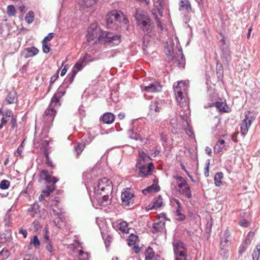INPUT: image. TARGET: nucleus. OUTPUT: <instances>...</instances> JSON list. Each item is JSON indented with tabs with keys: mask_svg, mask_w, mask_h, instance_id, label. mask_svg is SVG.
Wrapping results in <instances>:
<instances>
[{
	"mask_svg": "<svg viewBox=\"0 0 260 260\" xmlns=\"http://www.w3.org/2000/svg\"><path fill=\"white\" fill-rule=\"evenodd\" d=\"M229 242V239L228 236H223L221 240V246L222 247L221 249H224V247H225L227 244Z\"/></svg>",
	"mask_w": 260,
	"mask_h": 260,
	"instance_id": "49",
	"label": "nucleus"
},
{
	"mask_svg": "<svg viewBox=\"0 0 260 260\" xmlns=\"http://www.w3.org/2000/svg\"><path fill=\"white\" fill-rule=\"evenodd\" d=\"M153 205L152 207L150 208V209H157L161 207V206L162 204V199L160 196H158L153 200Z\"/></svg>",
	"mask_w": 260,
	"mask_h": 260,
	"instance_id": "30",
	"label": "nucleus"
},
{
	"mask_svg": "<svg viewBox=\"0 0 260 260\" xmlns=\"http://www.w3.org/2000/svg\"><path fill=\"white\" fill-rule=\"evenodd\" d=\"M55 34L53 32H50L48 34L47 36H46L43 40L42 41V42H47V41H50L52 40V39L54 37Z\"/></svg>",
	"mask_w": 260,
	"mask_h": 260,
	"instance_id": "54",
	"label": "nucleus"
},
{
	"mask_svg": "<svg viewBox=\"0 0 260 260\" xmlns=\"http://www.w3.org/2000/svg\"><path fill=\"white\" fill-rule=\"evenodd\" d=\"M209 166H210V160L208 159L207 162H206V167L205 168L204 175L207 177L209 176Z\"/></svg>",
	"mask_w": 260,
	"mask_h": 260,
	"instance_id": "57",
	"label": "nucleus"
},
{
	"mask_svg": "<svg viewBox=\"0 0 260 260\" xmlns=\"http://www.w3.org/2000/svg\"><path fill=\"white\" fill-rule=\"evenodd\" d=\"M10 255V252L6 248H3L0 252V260L7 258Z\"/></svg>",
	"mask_w": 260,
	"mask_h": 260,
	"instance_id": "43",
	"label": "nucleus"
},
{
	"mask_svg": "<svg viewBox=\"0 0 260 260\" xmlns=\"http://www.w3.org/2000/svg\"><path fill=\"white\" fill-rule=\"evenodd\" d=\"M80 59L85 63L89 62V61H92L93 60L91 56L87 53H86L85 55L80 58Z\"/></svg>",
	"mask_w": 260,
	"mask_h": 260,
	"instance_id": "46",
	"label": "nucleus"
},
{
	"mask_svg": "<svg viewBox=\"0 0 260 260\" xmlns=\"http://www.w3.org/2000/svg\"><path fill=\"white\" fill-rule=\"evenodd\" d=\"M3 116L5 117L9 118L13 116V114L11 111L8 110L3 113Z\"/></svg>",
	"mask_w": 260,
	"mask_h": 260,
	"instance_id": "63",
	"label": "nucleus"
},
{
	"mask_svg": "<svg viewBox=\"0 0 260 260\" xmlns=\"http://www.w3.org/2000/svg\"><path fill=\"white\" fill-rule=\"evenodd\" d=\"M173 244L175 260H186L187 251L184 243L180 241L176 240Z\"/></svg>",
	"mask_w": 260,
	"mask_h": 260,
	"instance_id": "10",
	"label": "nucleus"
},
{
	"mask_svg": "<svg viewBox=\"0 0 260 260\" xmlns=\"http://www.w3.org/2000/svg\"><path fill=\"white\" fill-rule=\"evenodd\" d=\"M89 255L87 252H84L80 251L79 252V257L78 260H88Z\"/></svg>",
	"mask_w": 260,
	"mask_h": 260,
	"instance_id": "51",
	"label": "nucleus"
},
{
	"mask_svg": "<svg viewBox=\"0 0 260 260\" xmlns=\"http://www.w3.org/2000/svg\"><path fill=\"white\" fill-rule=\"evenodd\" d=\"M23 146H19L18 147L16 152H15V154L16 156H18L21 155V153L22 152Z\"/></svg>",
	"mask_w": 260,
	"mask_h": 260,
	"instance_id": "64",
	"label": "nucleus"
},
{
	"mask_svg": "<svg viewBox=\"0 0 260 260\" xmlns=\"http://www.w3.org/2000/svg\"><path fill=\"white\" fill-rule=\"evenodd\" d=\"M129 137L134 140H138L140 138L139 135L137 133H134L133 130H129L128 132Z\"/></svg>",
	"mask_w": 260,
	"mask_h": 260,
	"instance_id": "47",
	"label": "nucleus"
},
{
	"mask_svg": "<svg viewBox=\"0 0 260 260\" xmlns=\"http://www.w3.org/2000/svg\"><path fill=\"white\" fill-rule=\"evenodd\" d=\"M173 177L176 180V183L178 187V191L181 194L185 196L187 198L190 199L192 197V194L186 180L184 178L178 175L174 176Z\"/></svg>",
	"mask_w": 260,
	"mask_h": 260,
	"instance_id": "8",
	"label": "nucleus"
},
{
	"mask_svg": "<svg viewBox=\"0 0 260 260\" xmlns=\"http://www.w3.org/2000/svg\"><path fill=\"white\" fill-rule=\"evenodd\" d=\"M99 194L101 195L102 198H101L100 197H99V199H97V201L101 206H107L110 203V196H111V194L108 193Z\"/></svg>",
	"mask_w": 260,
	"mask_h": 260,
	"instance_id": "21",
	"label": "nucleus"
},
{
	"mask_svg": "<svg viewBox=\"0 0 260 260\" xmlns=\"http://www.w3.org/2000/svg\"><path fill=\"white\" fill-rule=\"evenodd\" d=\"M34 13L32 11H29L25 16V21L28 23H31L34 21Z\"/></svg>",
	"mask_w": 260,
	"mask_h": 260,
	"instance_id": "44",
	"label": "nucleus"
},
{
	"mask_svg": "<svg viewBox=\"0 0 260 260\" xmlns=\"http://www.w3.org/2000/svg\"><path fill=\"white\" fill-rule=\"evenodd\" d=\"M134 17L138 26L146 34L151 33L154 24L147 12L137 9L136 10Z\"/></svg>",
	"mask_w": 260,
	"mask_h": 260,
	"instance_id": "3",
	"label": "nucleus"
},
{
	"mask_svg": "<svg viewBox=\"0 0 260 260\" xmlns=\"http://www.w3.org/2000/svg\"><path fill=\"white\" fill-rule=\"evenodd\" d=\"M17 101V94L16 91H11L7 95L4 103L6 105L12 104Z\"/></svg>",
	"mask_w": 260,
	"mask_h": 260,
	"instance_id": "19",
	"label": "nucleus"
},
{
	"mask_svg": "<svg viewBox=\"0 0 260 260\" xmlns=\"http://www.w3.org/2000/svg\"><path fill=\"white\" fill-rule=\"evenodd\" d=\"M85 147V144L84 142L78 143L74 146V150L77 157L81 153Z\"/></svg>",
	"mask_w": 260,
	"mask_h": 260,
	"instance_id": "33",
	"label": "nucleus"
},
{
	"mask_svg": "<svg viewBox=\"0 0 260 260\" xmlns=\"http://www.w3.org/2000/svg\"><path fill=\"white\" fill-rule=\"evenodd\" d=\"M24 52H26L25 57L27 58L36 55L39 53V50L35 47H31L25 48Z\"/></svg>",
	"mask_w": 260,
	"mask_h": 260,
	"instance_id": "24",
	"label": "nucleus"
},
{
	"mask_svg": "<svg viewBox=\"0 0 260 260\" xmlns=\"http://www.w3.org/2000/svg\"><path fill=\"white\" fill-rule=\"evenodd\" d=\"M115 115L111 113L107 112L105 113L102 117V121L104 123L111 124L114 121Z\"/></svg>",
	"mask_w": 260,
	"mask_h": 260,
	"instance_id": "23",
	"label": "nucleus"
},
{
	"mask_svg": "<svg viewBox=\"0 0 260 260\" xmlns=\"http://www.w3.org/2000/svg\"><path fill=\"white\" fill-rule=\"evenodd\" d=\"M127 223L126 221H122L120 223H119L118 226H119V230L120 231H121L122 232L128 233V228L127 227Z\"/></svg>",
	"mask_w": 260,
	"mask_h": 260,
	"instance_id": "42",
	"label": "nucleus"
},
{
	"mask_svg": "<svg viewBox=\"0 0 260 260\" xmlns=\"http://www.w3.org/2000/svg\"><path fill=\"white\" fill-rule=\"evenodd\" d=\"M40 176L42 179L45 180L47 183L46 188L42 190L41 195L39 197V200L42 201L55 190V184L58 181V179L50 175L49 172L46 170L41 171Z\"/></svg>",
	"mask_w": 260,
	"mask_h": 260,
	"instance_id": "4",
	"label": "nucleus"
},
{
	"mask_svg": "<svg viewBox=\"0 0 260 260\" xmlns=\"http://www.w3.org/2000/svg\"><path fill=\"white\" fill-rule=\"evenodd\" d=\"M134 196V194L132 192L131 189L127 188L121 193V199L122 204L124 206L128 205L131 202L132 199Z\"/></svg>",
	"mask_w": 260,
	"mask_h": 260,
	"instance_id": "16",
	"label": "nucleus"
},
{
	"mask_svg": "<svg viewBox=\"0 0 260 260\" xmlns=\"http://www.w3.org/2000/svg\"><path fill=\"white\" fill-rule=\"evenodd\" d=\"M239 224L243 227H248L250 225V223L247 220L243 219L239 222Z\"/></svg>",
	"mask_w": 260,
	"mask_h": 260,
	"instance_id": "62",
	"label": "nucleus"
},
{
	"mask_svg": "<svg viewBox=\"0 0 260 260\" xmlns=\"http://www.w3.org/2000/svg\"><path fill=\"white\" fill-rule=\"evenodd\" d=\"M42 50L44 53H48L50 51V44H48L46 42H42Z\"/></svg>",
	"mask_w": 260,
	"mask_h": 260,
	"instance_id": "50",
	"label": "nucleus"
},
{
	"mask_svg": "<svg viewBox=\"0 0 260 260\" xmlns=\"http://www.w3.org/2000/svg\"><path fill=\"white\" fill-rule=\"evenodd\" d=\"M52 212L54 215H56L57 216H61V214L62 213V210L60 209H52Z\"/></svg>",
	"mask_w": 260,
	"mask_h": 260,
	"instance_id": "61",
	"label": "nucleus"
},
{
	"mask_svg": "<svg viewBox=\"0 0 260 260\" xmlns=\"http://www.w3.org/2000/svg\"><path fill=\"white\" fill-rule=\"evenodd\" d=\"M188 88V82L186 81H181L174 84V91L176 100L183 108V111L189 110L187 98Z\"/></svg>",
	"mask_w": 260,
	"mask_h": 260,
	"instance_id": "2",
	"label": "nucleus"
},
{
	"mask_svg": "<svg viewBox=\"0 0 260 260\" xmlns=\"http://www.w3.org/2000/svg\"><path fill=\"white\" fill-rule=\"evenodd\" d=\"M11 209H9L6 212L5 218H4V223L5 226H11L12 225V222L11 221V216L10 214V212L11 211Z\"/></svg>",
	"mask_w": 260,
	"mask_h": 260,
	"instance_id": "31",
	"label": "nucleus"
},
{
	"mask_svg": "<svg viewBox=\"0 0 260 260\" xmlns=\"http://www.w3.org/2000/svg\"><path fill=\"white\" fill-rule=\"evenodd\" d=\"M154 256L153 249L149 247L145 251V260H151Z\"/></svg>",
	"mask_w": 260,
	"mask_h": 260,
	"instance_id": "37",
	"label": "nucleus"
},
{
	"mask_svg": "<svg viewBox=\"0 0 260 260\" xmlns=\"http://www.w3.org/2000/svg\"><path fill=\"white\" fill-rule=\"evenodd\" d=\"M66 91L63 89V87H59L58 88L57 92L52 96L50 104L43 116L44 125L40 134V139L42 141L41 144L44 148L47 147L49 144L50 139L47 137V134L56 114L57 109L61 105L60 100L64 95ZM35 140L36 141H39L40 139L36 137Z\"/></svg>",
	"mask_w": 260,
	"mask_h": 260,
	"instance_id": "1",
	"label": "nucleus"
},
{
	"mask_svg": "<svg viewBox=\"0 0 260 260\" xmlns=\"http://www.w3.org/2000/svg\"><path fill=\"white\" fill-rule=\"evenodd\" d=\"M224 143L225 142L223 140H219L214 147V152L215 153H218L221 151L224 147Z\"/></svg>",
	"mask_w": 260,
	"mask_h": 260,
	"instance_id": "29",
	"label": "nucleus"
},
{
	"mask_svg": "<svg viewBox=\"0 0 260 260\" xmlns=\"http://www.w3.org/2000/svg\"><path fill=\"white\" fill-rule=\"evenodd\" d=\"M250 243L251 239L248 238H246L245 241L243 242L239 249V253L240 255H241L244 252L248 245H250Z\"/></svg>",
	"mask_w": 260,
	"mask_h": 260,
	"instance_id": "28",
	"label": "nucleus"
},
{
	"mask_svg": "<svg viewBox=\"0 0 260 260\" xmlns=\"http://www.w3.org/2000/svg\"><path fill=\"white\" fill-rule=\"evenodd\" d=\"M103 43L109 45H118L121 42L120 36L111 32H105Z\"/></svg>",
	"mask_w": 260,
	"mask_h": 260,
	"instance_id": "13",
	"label": "nucleus"
},
{
	"mask_svg": "<svg viewBox=\"0 0 260 260\" xmlns=\"http://www.w3.org/2000/svg\"><path fill=\"white\" fill-rule=\"evenodd\" d=\"M104 33L105 32H102L97 24L93 23L91 24L88 28L86 35L87 43L89 45L94 44L97 41H99L100 43H103Z\"/></svg>",
	"mask_w": 260,
	"mask_h": 260,
	"instance_id": "5",
	"label": "nucleus"
},
{
	"mask_svg": "<svg viewBox=\"0 0 260 260\" xmlns=\"http://www.w3.org/2000/svg\"><path fill=\"white\" fill-rule=\"evenodd\" d=\"M95 189L98 194L108 193L112 194L113 191L112 182L107 178H103L99 180L97 188Z\"/></svg>",
	"mask_w": 260,
	"mask_h": 260,
	"instance_id": "9",
	"label": "nucleus"
},
{
	"mask_svg": "<svg viewBox=\"0 0 260 260\" xmlns=\"http://www.w3.org/2000/svg\"><path fill=\"white\" fill-rule=\"evenodd\" d=\"M9 237L5 234H0V243H4L6 242Z\"/></svg>",
	"mask_w": 260,
	"mask_h": 260,
	"instance_id": "58",
	"label": "nucleus"
},
{
	"mask_svg": "<svg viewBox=\"0 0 260 260\" xmlns=\"http://www.w3.org/2000/svg\"><path fill=\"white\" fill-rule=\"evenodd\" d=\"M7 14L11 17L14 16L16 14V10L13 5H9L7 8Z\"/></svg>",
	"mask_w": 260,
	"mask_h": 260,
	"instance_id": "40",
	"label": "nucleus"
},
{
	"mask_svg": "<svg viewBox=\"0 0 260 260\" xmlns=\"http://www.w3.org/2000/svg\"><path fill=\"white\" fill-rule=\"evenodd\" d=\"M85 64L80 59L74 65L73 69H75L78 71V72L81 71L83 67L85 66Z\"/></svg>",
	"mask_w": 260,
	"mask_h": 260,
	"instance_id": "41",
	"label": "nucleus"
},
{
	"mask_svg": "<svg viewBox=\"0 0 260 260\" xmlns=\"http://www.w3.org/2000/svg\"><path fill=\"white\" fill-rule=\"evenodd\" d=\"M54 223L55 225L58 228H60L62 225L63 221L61 219V216H57V217L54 219Z\"/></svg>",
	"mask_w": 260,
	"mask_h": 260,
	"instance_id": "53",
	"label": "nucleus"
},
{
	"mask_svg": "<svg viewBox=\"0 0 260 260\" xmlns=\"http://www.w3.org/2000/svg\"><path fill=\"white\" fill-rule=\"evenodd\" d=\"M157 190H155L153 185L147 187L146 188H145L143 190V193L144 194H146L147 193H151L152 192H156Z\"/></svg>",
	"mask_w": 260,
	"mask_h": 260,
	"instance_id": "52",
	"label": "nucleus"
},
{
	"mask_svg": "<svg viewBox=\"0 0 260 260\" xmlns=\"http://www.w3.org/2000/svg\"><path fill=\"white\" fill-rule=\"evenodd\" d=\"M27 212L31 216L35 217L36 214H39L40 212V206L37 203H34Z\"/></svg>",
	"mask_w": 260,
	"mask_h": 260,
	"instance_id": "27",
	"label": "nucleus"
},
{
	"mask_svg": "<svg viewBox=\"0 0 260 260\" xmlns=\"http://www.w3.org/2000/svg\"><path fill=\"white\" fill-rule=\"evenodd\" d=\"M154 16V18L156 21V23H157V27L161 30H162L163 29V27H162V25L160 21V20H159V18L158 17V16L159 15H158V13H156V15H153Z\"/></svg>",
	"mask_w": 260,
	"mask_h": 260,
	"instance_id": "55",
	"label": "nucleus"
},
{
	"mask_svg": "<svg viewBox=\"0 0 260 260\" xmlns=\"http://www.w3.org/2000/svg\"><path fill=\"white\" fill-rule=\"evenodd\" d=\"M150 157L145 152L143 151H139V157L137 163L142 162V164L148 165Z\"/></svg>",
	"mask_w": 260,
	"mask_h": 260,
	"instance_id": "22",
	"label": "nucleus"
},
{
	"mask_svg": "<svg viewBox=\"0 0 260 260\" xmlns=\"http://www.w3.org/2000/svg\"><path fill=\"white\" fill-rule=\"evenodd\" d=\"M260 255V244L256 246L252 254V260H258Z\"/></svg>",
	"mask_w": 260,
	"mask_h": 260,
	"instance_id": "38",
	"label": "nucleus"
},
{
	"mask_svg": "<svg viewBox=\"0 0 260 260\" xmlns=\"http://www.w3.org/2000/svg\"><path fill=\"white\" fill-rule=\"evenodd\" d=\"M179 10H185L190 11L191 10V6L188 0H180L179 3Z\"/></svg>",
	"mask_w": 260,
	"mask_h": 260,
	"instance_id": "25",
	"label": "nucleus"
},
{
	"mask_svg": "<svg viewBox=\"0 0 260 260\" xmlns=\"http://www.w3.org/2000/svg\"><path fill=\"white\" fill-rule=\"evenodd\" d=\"M164 101L158 99L152 101L149 106V113L151 116H155L162 109Z\"/></svg>",
	"mask_w": 260,
	"mask_h": 260,
	"instance_id": "14",
	"label": "nucleus"
},
{
	"mask_svg": "<svg viewBox=\"0 0 260 260\" xmlns=\"http://www.w3.org/2000/svg\"><path fill=\"white\" fill-rule=\"evenodd\" d=\"M190 115V110H185L183 114H180V117L182 120V125L184 127V129L186 134L189 137H192L194 136V134L191 127L189 125L188 122V118Z\"/></svg>",
	"mask_w": 260,
	"mask_h": 260,
	"instance_id": "12",
	"label": "nucleus"
},
{
	"mask_svg": "<svg viewBox=\"0 0 260 260\" xmlns=\"http://www.w3.org/2000/svg\"><path fill=\"white\" fill-rule=\"evenodd\" d=\"M10 182L7 180H3L0 182V188L6 189L10 186Z\"/></svg>",
	"mask_w": 260,
	"mask_h": 260,
	"instance_id": "45",
	"label": "nucleus"
},
{
	"mask_svg": "<svg viewBox=\"0 0 260 260\" xmlns=\"http://www.w3.org/2000/svg\"><path fill=\"white\" fill-rule=\"evenodd\" d=\"M165 52L167 55V60L168 62L175 61L179 68H184L185 60L182 49H179L176 53L177 56H173V47L172 45H167L165 49Z\"/></svg>",
	"mask_w": 260,
	"mask_h": 260,
	"instance_id": "6",
	"label": "nucleus"
},
{
	"mask_svg": "<svg viewBox=\"0 0 260 260\" xmlns=\"http://www.w3.org/2000/svg\"><path fill=\"white\" fill-rule=\"evenodd\" d=\"M128 240V244L129 246H133V245H135V244H137L139 242V238L138 237L134 235L133 234H131L127 239Z\"/></svg>",
	"mask_w": 260,
	"mask_h": 260,
	"instance_id": "32",
	"label": "nucleus"
},
{
	"mask_svg": "<svg viewBox=\"0 0 260 260\" xmlns=\"http://www.w3.org/2000/svg\"><path fill=\"white\" fill-rule=\"evenodd\" d=\"M223 175L222 172H218L214 176V183L216 186H220L222 184L221 179L223 178Z\"/></svg>",
	"mask_w": 260,
	"mask_h": 260,
	"instance_id": "34",
	"label": "nucleus"
},
{
	"mask_svg": "<svg viewBox=\"0 0 260 260\" xmlns=\"http://www.w3.org/2000/svg\"><path fill=\"white\" fill-rule=\"evenodd\" d=\"M112 16H113L114 19V22L121 21L123 18V14L116 10L112 11Z\"/></svg>",
	"mask_w": 260,
	"mask_h": 260,
	"instance_id": "35",
	"label": "nucleus"
},
{
	"mask_svg": "<svg viewBox=\"0 0 260 260\" xmlns=\"http://www.w3.org/2000/svg\"><path fill=\"white\" fill-rule=\"evenodd\" d=\"M96 3L95 0H78V4L82 9L91 7Z\"/></svg>",
	"mask_w": 260,
	"mask_h": 260,
	"instance_id": "26",
	"label": "nucleus"
},
{
	"mask_svg": "<svg viewBox=\"0 0 260 260\" xmlns=\"http://www.w3.org/2000/svg\"><path fill=\"white\" fill-rule=\"evenodd\" d=\"M171 202L174 206H175V204L177 205V206L175 207L176 212L175 214L176 220L179 221H183L185 219L186 216L180 211V209L181 208V204L179 200L174 198L171 200Z\"/></svg>",
	"mask_w": 260,
	"mask_h": 260,
	"instance_id": "15",
	"label": "nucleus"
},
{
	"mask_svg": "<svg viewBox=\"0 0 260 260\" xmlns=\"http://www.w3.org/2000/svg\"><path fill=\"white\" fill-rule=\"evenodd\" d=\"M214 106H215L220 111L225 112V104L223 102H215L213 103Z\"/></svg>",
	"mask_w": 260,
	"mask_h": 260,
	"instance_id": "39",
	"label": "nucleus"
},
{
	"mask_svg": "<svg viewBox=\"0 0 260 260\" xmlns=\"http://www.w3.org/2000/svg\"><path fill=\"white\" fill-rule=\"evenodd\" d=\"M143 90L150 92H159L161 90V86L158 82H155L145 86Z\"/></svg>",
	"mask_w": 260,
	"mask_h": 260,
	"instance_id": "18",
	"label": "nucleus"
},
{
	"mask_svg": "<svg viewBox=\"0 0 260 260\" xmlns=\"http://www.w3.org/2000/svg\"><path fill=\"white\" fill-rule=\"evenodd\" d=\"M59 70H58L56 73L55 74L51 77L50 83L51 84L53 83L58 78V74Z\"/></svg>",
	"mask_w": 260,
	"mask_h": 260,
	"instance_id": "59",
	"label": "nucleus"
},
{
	"mask_svg": "<svg viewBox=\"0 0 260 260\" xmlns=\"http://www.w3.org/2000/svg\"><path fill=\"white\" fill-rule=\"evenodd\" d=\"M32 244L35 247L38 246L40 245L39 240L37 236H35L34 237Z\"/></svg>",
	"mask_w": 260,
	"mask_h": 260,
	"instance_id": "60",
	"label": "nucleus"
},
{
	"mask_svg": "<svg viewBox=\"0 0 260 260\" xmlns=\"http://www.w3.org/2000/svg\"><path fill=\"white\" fill-rule=\"evenodd\" d=\"M154 8L151 10L152 15L158 13L160 16H163V0H153Z\"/></svg>",
	"mask_w": 260,
	"mask_h": 260,
	"instance_id": "17",
	"label": "nucleus"
},
{
	"mask_svg": "<svg viewBox=\"0 0 260 260\" xmlns=\"http://www.w3.org/2000/svg\"><path fill=\"white\" fill-rule=\"evenodd\" d=\"M78 73V71L75 69H72V72L68 75L66 79V82L71 84L73 81L74 78Z\"/></svg>",
	"mask_w": 260,
	"mask_h": 260,
	"instance_id": "36",
	"label": "nucleus"
},
{
	"mask_svg": "<svg viewBox=\"0 0 260 260\" xmlns=\"http://www.w3.org/2000/svg\"><path fill=\"white\" fill-rule=\"evenodd\" d=\"M245 118L241 123V134L244 137L248 133L251 124L255 119L256 114L252 111H246L244 114Z\"/></svg>",
	"mask_w": 260,
	"mask_h": 260,
	"instance_id": "7",
	"label": "nucleus"
},
{
	"mask_svg": "<svg viewBox=\"0 0 260 260\" xmlns=\"http://www.w3.org/2000/svg\"><path fill=\"white\" fill-rule=\"evenodd\" d=\"M136 167L139 175L141 177H147L152 174L154 169V166L152 162H149L148 165L142 164V162L137 163Z\"/></svg>",
	"mask_w": 260,
	"mask_h": 260,
	"instance_id": "11",
	"label": "nucleus"
},
{
	"mask_svg": "<svg viewBox=\"0 0 260 260\" xmlns=\"http://www.w3.org/2000/svg\"><path fill=\"white\" fill-rule=\"evenodd\" d=\"M165 228V222L164 219H161L158 222H155L152 225V233L153 234L159 232H161L164 231Z\"/></svg>",
	"mask_w": 260,
	"mask_h": 260,
	"instance_id": "20",
	"label": "nucleus"
},
{
	"mask_svg": "<svg viewBox=\"0 0 260 260\" xmlns=\"http://www.w3.org/2000/svg\"><path fill=\"white\" fill-rule=\"evenodd\" d=\"M222 56L225 57L226 59L230 56V51L228 48L222 49Z\"/></svg>",
	"mask_w": 260,
	"mask_h": 260,
	"instance_id": "56",
	"label": "nucleus"
},
{
	"mask_svg": "<svg viewBox=\"0 0 260 260\" xmlns=\"http://www.w3.org/2000/svg\"><path fill=\"white\" fill-rule=\"evenodd\" d=\"M113 16H112V11L106 16V22L108 25L112 24L114 22V19Z\"/></svg>",
	"mask_w": 260,
	"mask_h": 260,
	"instance_id": "48",
	"label": "nucleus"
}]
</instances>
